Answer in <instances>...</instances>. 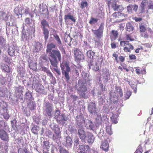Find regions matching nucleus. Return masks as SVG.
<instances>
[{"mask_svg": "<svg viewBox=\"0 0 153 153\" xmlns=\"http://www.w3.org/2000/svg\"><path fill=\"white\" fill-rule=\"evenodd\" d=\"M46 52L49 54V59L52 66L56 67L58 65V60L60 61L61 55L60 51L57 50L53 49L56 48L55 45L52 43H48L47 45Z\"/></svg>", "mask_w": 153, "mask_h": 153, "instance_id": "nucleus-1", "label": "nucleus"}, {"mask_svg": "<svg viewBox=\"0 0 153 153\" xmlns=\"http://www.w3.org/2000/svg\"><path fill=\"white\" fill-rule=\"evenodd\" d=\"M104 29V24L103 23H101L98 29L92 30V32L95 35V43L97 45H100L102 42Z\"/></svg>", "mask_w": 153, "mask_h": 153, "instance_id": "nucleus-2", "label": "nucleus"}, {"mask_svg": "<svg viewBox=\"0 0 153 153\" xmlns=\"http://www.w3.org/2000/svg\"><path fill=\"white\" fill-rule=\"evenodd\" d=\"M62 70V74L65 78L66 81H68L70 79V77L69 75L71 71V69L68 64L65 62H63L60 65Z\"/></svg>", "mask_w": 153, "mask_h": 153, "instance_id": "nucleus-3", "label": "nucleus"}, {"mask_svg": "<svg viewBox=\"0 0 153 153\" xmlns=\"http://www.w3.org/2000/svg\"><path fill=\"white\" fill-rule=\"evenodd\" d=\"M73 53L74 54V59L76 62H80L81 60L84 59V55L82 51L79 48H74Z\"/></svg>", "mask_w": 153, "mask_h": 153, "instance_id": "nucleus-4", "label": "nucleus"}, {"mask_svg": "<svg viewBox=\"0 0 153 153\" xmlns=\"http://www.w3.org/2000/svg\"><path fill=\"white\" fill-rule=\"evenodd\" d=\"M79 84V87L78 90L80 92L82 97L85 98V92L87 90V85L85 82H81Z\"/></svg>", "mask_w": 153, "mask_h": 153, "instance_id": "nucleus-5", "label": "nucleus"}, {"mask_svg": "<svg viewBox=\"0 0 153 153\" xmlns=\"http://www.w3.org/2000/svg\"><path fill=\"white\" fill-rule=\"evenodd\" d=\"M44 110L48 116L51 117L53 112V105L48 102L45 103L44 105Z\"/></svg>", "mask_w": 153, "mask_h": 153, "instance_id": "nucleus-6", "label": "nucleus"}, {"mask_svg": "<svg viewBox=\"0 0 153 153\" xmlns=\"http://www.w3.org/2000/svg\"><path fill=\"white\" fill-rule=\"evenodd\" d=\"M88 111L91 114H95L97 113V109L96 104L91 102L89 103L87 107Z\"/></svg>", "mask_w": 153, "mask_h": 153, "instance_id": "nucleus-7", "label": "nucleus"}, {"mask_svg": "<svg viewBox=\"0 0 153 153\" xmlns=\"http://www.w3.org/2000/svg\"><path fill=\"white\" fill-rule=\"evenodd\" d=\"M34 88L36 92L39 93L40 94H46L44 87L41 83H38L35 84L34 85Z\"/></svg>", "mask_w": 153, "mask_h": 153, "instance_id": "nucleus-8", "label": "nucleus"}, {"mask_svg": "<svg viewBox=\"0 0 153 153\" xmlns=\"http://www.w3.org/2000/svg\"><path fill=\"white\" fill-rule=\"evenodd\" d=\"M97 58V57H96ZM98 62L97 58L95 59L92 60L89 65V67L91 68L93 70L97 71L99 70V66L98 65Z\"/></svg>", "mask_w": 153, "mask_h": 153, "instance_id": "nucleus-9", "label": "nucleus"}, {"mask_svg": "<svg viewBox=\"0 0 153 153\" xmlns=\"http://www.w3.org/2000/svg\"><path fill=\"white\" fill-rule=\"evenodd\" d=\"M108 5L109 7L111 6V8L114 11L122 10V5H117L115 1L112 2L111 1H108Z\"/></svg>", "mask_w": 153, "mask_h": 153, "instance_id": "nucleus-10", "label": "nucleus"}, {"mask_svg": "<svg viewBox=\"0 0 153 153\" xmlns=\"http://www.w3.org/2000/svg\"><path fill=\"white\" fill-rule=\"evenodd\" d=\"M77 134L80 139L82 142H85L86 137V134L85 132L82 128L78 130Z\"/></svg>", "mask_w": 153, "mask_h": 153, "instance_id": "nucleus-11", "label": "nucleus"}, {"mask_svg": "<svg viewBox=\"0 0 153 153\" xmlns=\"http://www.w3.org/2000/svg\"><path fill=\"white\" fill-rule=\"evenodd\" d=\"M76 121L77 124L79 126H82L85 123L84 118L82 114L77 115L76 118Z\"/></svg>", "mask_w": 153, "mask_h": 153, "instance_id": "nucleus-12", "label": "nucleus"}, {"mask_svg": "<svg viewBox=\"0 0 153 153\" xmlns=\"http://www.w3.org/2000/svg\"><path fill=\"white\" fill-rule=\"evenodd\" d=\"M0 138L4 141H9V137L7 133L4 130H0Z\"/></svg>", "mask_w": 153, "mask_h": 153, "instance_id": "nucleus-13", "label": "nucleus"}, {"mask_svg": "<svg viewBox=\"0 0 153 153\" xmlns=\"http://www.w3.org/2000/svg\"><path fill=\"white\" fill-rule=\"evenodd\" d=\"M79 151L78 153H89L90 151V148L88 145L79 146Z\"/></svg>", "mask_w": 153, "mask_h": 153, "instance_id": "nucleus-14", "label": "nucleus"}, {"mask_svg": "<svg viewBox=\"0 0 153 153\" xmlns=\"http://www.w3.org/2000/svg\"><path fill=\"white\" fill-rule=\"evenodd\" d=\"M138 8V6L136 4H129L126 8L127 12L129 13H132V9L135 12H137Z\"/></svg>", "mask_w": 153, "mask_h": 153, "instance_id": "nucleus-15", "label": "nucleus"}, {"mask_svg": "<svg viewBox=\"0 0 153 153\" xmlns=\"http://www.w3.org/2000/svg\"><path fill=\"white\" fill-rule=\"evenodd\" d=\"M118 33L117 30H112L111 32L110 39L111 42L115 40L118 37Z\"/></svg>", "mask_w": 153, "mask_h": 153, "instance_id": "nucleus-16", "label": "nucleus"}, {"mask_svg": "<svg viewBox=\"0 0 153 153\" xmlns=\"http://www.w3.org/2000/svg\"><path fill=\"white\" fill-rule=\"evenodd\" d=\"M102 73L103 77L104 79V81L105 82H108V78L110 77V74L108 70L107 69H104Z\"/></svg>", "mask_w": 153, "mask_h": 153, "instance_id": "nucleus-17", "label": "nucleus"}, {"mask_svg": "<svg viewBox=\"0 0 153 153\" xmlns=\"http://www.w3.org/2000/svg\"><path fill=\"white\" fill-rule=\"evenodd\" d=\"M86 140L89 143H92L94 140V137L91 133L88 132L86 135Z\"/></svg>", "mask_w": 153, "mask_h": 153, "instance_id": "nucleus-18", "label": "nucleus"}, {"mask_svg": "<svg viewBox=\"0 0 153 153\" xmlns=\"http://www.w3.org/2000/svg\"><path fill=\"white\" fill-rule=\"evenodd\" d=\"M109 144L106 141H105L102 143L100 148L105 152H107L109 150Z\"/></svg>", "mask_w": 153, "mask_h": 153, "instance_id": "nucleus-19", "label": "nucleus"}, {"mask_svg": "<svg viewBox=\"0 0 153 153\" xmlns=\"http://www.w3.org/2000/svg\"><path fill=\"white\" fill-rule=\"evenodd\" d=\"M41 23L42 30L47 29L49 27L48 22L44 19L42 20Z\"/></svg>", "mask_w": 153, "mask_h": 153, "instance_id": "nucleus-20", "label": "nucleus"}, {"mask_svg": "<svg viewBox=\"0 0 153 153\" xmlns=\"http://www.w3.org/2000/svg\"><path fill=\"white\" fill-rule=\"evenodd\" d=\"M1 68L2 71L5 72L9 73L11 72V68L7 65L4 64L1 65Z\"/></svg>", "mask_w": 153, "mask_h": 153, "instance_id": "nucleus-21", "label": "nucleus"}, {"mask_svg": "<svg viewBox=\"0 0 153 153\" xmlns=\"http://www.w3.org/2000/svg\"><path fill=\"white\" fill-rule=\"evenodd\" d=\"M134 27L133 23L128 22L126 24V30L128 32L132 31L134 30Z\"/></svg>", "mask_w": 153, "mask_h": 153, "instance_id": "nucleus-22", "label": "nucleus"}, {"mask_svg": "<svg viewBox=\"0 0 153 153\" xmlns=\"http://www.w3.org/2000/svg\"><path fill=\"white\" fill-rule=\"evenodd\" d=\"M42 44L39 42L36 43L35 46L34 52H38L41 51L42 48Z\"/></svg>", "mask_w": 153, "mask_h": 153, "instance_id": "nucleus-23", "label": "nucleus"}, {"mask_svg": "<svg viewBox=\"0 0 153 153\" xmlns=\"http://www.w3.org/2000/svg\"><path fill=\"white\" fill-rule=\"evenodd\" d=\"M110 99L111 101L114 102H115L117 99L116 93L114 92L111 91L110 92Z\"/></svg>", "mask_w": 153, "mask_h": 153, "instance_id": "nucleus-24", "label": "nucleus"}, {"mask_svg": "<svg viewBox=\"0 0 153 153\" xmlns=\"http://www.w3.org/2000/svg\"><path fill=\"white\" fill-rule=\"evenodd\" d=\"M58 118H56V120L58 123H60L61 121H67V119L65 115L64 114H62L60 115L58 117Z\"/></svg>", "mask_w": 153, "mask_h": 153, "instance_id": "nucleus-25", "label": "nucleus"}, {"mask_svg": "<svg viewBox=\"0 0 153 153\" xmlns=\"http://www.w3.org/2000/svg\"><path fill=\"white\" fill-rule=\"evenodd\" d=\"M134 48L133 45L131 44L123 48V50L125 52H130Z\"/></svg>", "mask_w": 153, "mask_h": 153, "instance_id": "nucleus-26", "label": "nucleus"}, {"mask_svg": "<svg viewBox=\"0 0 153 153\" xmlns=\"http://www.w3.org/2000/svg\"><path fill=\"white\" fill-rule=\"evenodd\" d=\"M64 19L66 21L68 19H70L72 21L75 22L76 21L73 16L71 15V13H69L67 15H65L64 16Z\"/></svg>", "mask_w": 153, "mask_h": 153, "instance_id": "nucleus-27", "label": "nucleus"}, {"mask_svg": "<svg viewBox=\"0 0 153 153\" xmlns=\"http://www.w3.org/2000/svg\"><path fill=\"white\" fill-rule=\"evenodd\" d=\"M95 122L98 125L101 124L102 122V120L100 114H98L97 115V117L96 118Z\"/></svg>", "mask_w": 153, "mask_h": 153, "instance_id": "nucleus-28", "label": "nucleus"}, {"mask_svg": "<svg viewBox=\"0 0 153 153\" xmlns=\"http://www.w3.org/2000/svg\"><path fill=\"white\" fill-rule=\"evenodd\" d=\"M135 68V71L136 72V73L138 75H139L140 74H146V70L144 69L140 70V69L138 67Z\"/></svg>", "mask_w": 153, "mask_h": 153, "instance_id": "nucleus-29", "label": "nucleus"}, {"mask_svg": "<svg viewBox=\"0 0 153 153\" xmlns=\"http://www.w3.org/2000/svg\"><path fill=\"white\" fill-rule=\"evenodd\" d=\"M61 138V133H55L53 134L52 139L54 141L59 140Z\"/></svg>", "mask_w": 153, "mask_h": 153, "instance_id": "nucleus-30", "label": "nucleus"}, {"mask_svg": "<svg viewBox=\"0 0 153 153\" xmlns=\"http://www.w3.org/2000/svg\"><path fill=\"white\" fill-rule=\"evenodd\" d=\"M22 10L23 9L22 7H17L15 8L14 9V12L17 15L19 16L22 14Z\"/></svg>", "mask_w": 153, "mask_h": 153, "instance_id": "nucleus-31", "label": "nucleus"}, {"mask_svg": "<svg viewBox=\"0 0 153 153\" xmlns=\"http://www.w3.org/2000/svg\"><path fill=\"white\" fill-rule=\"evenodd\" d=\"M52 129L54 133H61L60 128L57 125H54L52 128Z\"/></svg>", "mask_w": 153, "mask_h": 153, "instance_id": "nucleus-32", "label": "nucleus"}, {"mask_svg": "<svg viewBox=\"0 0 153 153\" xmlns=\"http://www.w3.org/2000/svg\"><path fill=\"white\" fill-rule=\"evenodd\" d=\"M87 56L88 57L90 58H92V60L95 59V58L94 57V53L91 50L88 51L86 53Z\"/></svg>", "mask_w": 153, "mask_h": 153, "instance_id": "nucleus-33", "label": "nucleus"}, {"mask_svg": "<svg viewBox=\"0 0 153 153\" xmlns=\"http://www.w3.org/2000/svg\"><path fill=\"white\" fill-rule=\"evenodd\" d=\"M8 54L10 56H12L14 54V49L13 47L10 46L9 47L8 49Z\"/></svg>", "mask_w": 153, "mask_h": 153, "instance_id": "nucleus-34", "label": "nucleus"}, {"mask_svg": "<svg viewBox=\"0 0 153 153\" xmlns=\"http://www.w3.org/2000/svg\"><path fill=\"white\" fill-rule=\"evenodd\" d=\"M5 44V39L2 37L0 36V48H3Z\"/></svg>", "mask_w": 153, "mask_h": 153, "instance_id": "nucleus-35", "label": "nucleus"}, {"mask_svg": "<svg viewBox=\"0 0 153 153\" xmlns=\"http://www.w3.org/2000/svg\"><path fill=\"white\" fill-rule=\"evenodd\" d=\"M43 34L44 36L45 40V41L48 39L49 37V31L48 29L42 30Z\"/></svg>", "mask_w": 153, "mask_h": 153, "instance_id": "nucleus-36", "label": "nucleus"}, {"mask_svg": "<svg viewBox=\"0 0 153 153\" xmlns=\"http://www.w3.org/2000/svg\"><path fill=\"white\" fill-rule=\"evenodd\" d=\"M42 70L46 73L48 75L52 77L53 75L52 73L50 72V71L48 70L47 68L43 66L42 67Z\"/></svg>", "mask_w": 153, "mask_h": 153, "instance_id": "nucleus-37", "label": "nucleus"}, {"mask_svg": "<svg viewBox=\"0 0 153 153\" xmlns=\"http://www.w3.org/2000/svg\"><path fill=\"white\" fill-rule=\"evenodd\" d=\"M147 3V1L146 0H143L140 4V6L141 8V11L142 12H144L145 10V6Z\"/></svg>", "mask_w": 153, "mask_h": 153, "instance_id": "nucleus-38", "label": "nucleus"}, {"mask_svg": "<svg viewBox=\"0 0 153 153\" xmlns=\"http://www.w3.org/2000/svg\"><path fill=\"white\" fill-rule=\"evenodd\" d=\"M139 28V32L140 33H144L146 30V28L144 25L142 24H140Z\"/></svg>", "mask_w": 153, "mask_h": 153, "instance_id": "nucleus-39", "label": "nucleus"}, {"mask_svg": "<svg viewBox=\"0 0 153 153\" xmlns=\"http://www.w3.org/2000/svg\"><path fill=\"white\" fill-rule=\"evenodd\" d=\"M39 126H34L31 129L32 132L34 134H38V131L39 130Z\"/></svg>", "mask_w": 153, "mask_h": 153, "instance_id": "nucleus-40", "label": "nucleus"}, {"mask_svg": "<svg viewBox=\"0 0 153 153\" xmlns=\"http://www.w3.org/2000/svg\"><path fill=\"white\" fill-rule=\"evenodd\" d=\"M115 89L116 91L119 94L120 96L121 97L123 96L122 90L120 86H116Z\"/></svg>", "mask_w": 153, "mask_h": 153, "instance_id": "nucleus-41", "label": "nucleus"}, {"mask_svg": "<svg viewBox=\"0 0 153 153\" xmlns=\"http://www.w3.org/2000/svg\"><path fill=\"white\" fill-rule=\"evenodd\" d=\"M72 139L69 136H68L66 138V146H70L72 145Z\"/></svg>", "mask_w": 153, "mask_h": 153, "instance_id": "nucleus-42", "label": "nucleus"}, {"mask_svg": "<svg viewBox=\"0 0 153 153\" xmlns=\"http://www.w3.org/2000/svg\"><path fill=\"white\" fill-rule=\"evenodd\" d=\"M0 107L4 109L7 107V105L6 102L2 100H0Z\"/></svg>", "mask_w": 153, "mask_h": 153, "instance_id": "nucleus-43", "label": "nucleus"}, {"mask_svg": "<svg viewBox=\"0 0 153 153\" xmlns=\"http://www.w3.org/2000/svg\"><path fill=\"white\" fill-rule=\"evenodd\" d=\"M27 106L30 110H33L35 107V104L34 102H30L28 104Z\"/></svg>", "mask_w": 153, "mask_h": 153, "instance_id": "nucleus-44", "label": "nucleus"}, {"mask_svg": "<svg viewBox=\"0 0 153 153\" xmlns=\"http://www.w3.org/2000/svg\"><path fill=\"white\" fill-rule=\"evenodd\" d=\"M111 118V120L113 123L115 124H116L117 123V116L116 114H113Z\"/></svg>", "mask_w": 153, "mask_h": 153, "instance_id": "nucleus-45", "label": "nucleus"}, {"mask_svg": "<svg viewBox=\"0 0 153 153\" xmlns=\"http://www.w3.org/2000/svg\"><path fill=\"white\" fill-rule=\"evenodd\" d=\"M29 128L28 126L26 125H23L21 126L20 129L21 130L20 133L25 134V130H26L27 128Z\"/></svg>", "mask_w": 153, "mask_h": 153, "instance_id": "nucleus-46", "label": "nucleus"}, {"mask_svg": "<svg viewBox=\"0 0 153 153\" xmlns=\"http://www.w3.org/2000/svg\"><path fill=\"white\" fill-rule=\"evenodd\" d=\"M106 130L108 133L110 135H111L112 134V132L111 131V126L108 125L106 126Z\"/></svg>", "mask_w": 153, "mask_h": 153, "instance_id": "nucleus-47", "label": "nucleus"}, {"mask_svg": "<svg viewBox=\"0 0 153 153\" xmlns=\"http://www.w3.org/2000/svg\"><path fill=\"white\" fill-rule=\"evenodd\" d=\"M129 42L128 41H122L120 42V45L121 46H125L129 44Z\"/></svg>", "mask_w": 153, "mask_h": 153, "instance_id": "nucleus-48", "label": "nucleus"}, {"mask_svg": "<svg viewBox=\"0 0 153 153\" xmlns=\"http://www.w3.org/2000/svg\"><path fill=\"white\" fill-rule=\"evenodd\" d=\"M59 149L60 153H69L67 150L61 146H59Z\"/></svg>", "mask_w": 153, "mask_h": 153, "instance_id": "nucleus-49", "label": "nucleus"}, {"mask_svg": "<svg viewBox=\"0 0 153 153\" xmlns=\"http://www.w3.org/2000/svg\"><path fill=\"white\" fill-rule=\"evenodd\" d=\"M32 97V94L29 91L26 93L25 98L26 99L30 100L31 99Z\"/></svg>", "mask_w": 153, "mask_h": 153, "instance_id": "nucleus-50", "label": "nucleus"}, {"mask_svg": "<svg viewBox=\"0 0 153 153\" xmlns=\"http://www.w3.org/2000/svg\"><path fill=\"white\" fill-rule=\"evenodd\" d=\"M18 153H27L28 151L26 148L19 149L18 150Z\"/></svg>", "mask_w": 153, "mask_h": 153, "instance_id": "nucleus-51", "label": "nucleus"}, {"mask_svg": "<svg viewBox=\"0 0 153 153\" xmlns=\"http://www.w3.org/2000/svg\"><path fill=\"white\" fill-rule=\"evenodd\" d=\"M126 39V41L129 40L130 41H132L134 40V39L132 38L130 34H126L125 36Z\"/></svg>", "mask_w": 153, "mask_h": 153, "instance_id": "nucleus-52", "label": "nucleus"}, {"mask_svg": "<svg viewBox=\"0 0 153 153\" xmlns=\"http://www.w3.org/2000/svg\"><path fill=\"white\" fill-rule=\"evenodd\" d=\"M97 21L98 19H97L91 18L89 22V23L91 25H92L97 23Z\"/></svg>", "mask_w": 153, "mask_h": 153, "instance_id": "nucleus-53", "label": "nucleus"}, {"mask_svg": "<svg viewBox=\"0 0 153 153\" xmlns=\"http://www.w3.org/2000/svg\"><path fill=\"white\" fill-rule=\"evenodd\" d=\"M53 36L54 38L56 40L58 44H61V41L59 37V36L58 35L56 34L55 35H54Z\"/></svg>", "mask_w": 153, "mask_h": 153, "instance_id": "nucleus-54", "label": "nucleus"}, {"mask_svg": "<svg viewBox=\"0 0 153 153\" xmlns=\"http://www.w3.org/2000/svg\"><path fill=\"white\" fill-rule=\"evenodd\" d=\"M131 95V92L129 91H126L125 94V97L126 99H128Z\"/></svg>", "mask_w": 153, "mask_h": 153, "instance_id": "nucleus-55", "label": "nucleus"}, {"mask_svg": "<svg viewBox=\"0 0 153 153\" xmlns=\"http://www.w3.org/2000/svg\"><path fill=\"white\" fill-rule=\"evenodd\" d=\"M88 3L87 1H82L80 4V7L81 8L83 9L88 5Z\"/></svg>", "mask_w": 153, "mask_h": 153, "instance_id": "nucleus-56", "label": "nucleus"}, {"mask_svg": "<svg viewBox=\"0 0 153 153\" xmlns=\"http://www.w3.org/2000/svg\"><path fill=\"white\" fill-rule=\"evenodd\" d=\"M122 14L119 12H115L112 14V16L115 18H118L119 16H121Z\"/></svg>", "mask_w": 153, "mask_h": 153, "instance_id": "nucleus-57", "label": "nucleus"}, {"mask_svg": "<svg viewBox=\"0 0 153 153\" xmlns=\"http://www.w3.org/2000/svg\"><path fill=\"white\" fill-rule=\"evenodd\" d=\"M8 15L6 14V15L5 16V17L4 19V20L6 22V24L8 26H10V22H8Z\"/></svg>", "mask_w": 153, "mask_h": 153, "instance_id": "nucleus-58", "label": "nucleus"}, {"mask_svg": "<svg viewBox=\"0 0 153 153\" xmlns=\"http://www.w3.org/2000/svg\"><path fill=\"white\" fill-rule=\"evenodd\" d=\"M60 111L59 110H57L55 111V118L56 119L58 118V117L60 116Z\"/></svg>", "mask_w": 153, "mask_h": 153, "instance_id": "nucleus-59", "label": "nucleus"}, {"mask_svg": "<svg viewBox=\"0 0 153 153\" xmlns=\"http://www.w3.org/2000/svg\"><path fill=\"white\" fill-rule=\"evenodd\" d=\"M53 67H54L53 68V69L56 72V73L58 75H60L61 74V72L60 70L59 69L57 68V65L56 66V67L52 66Z\"/></svg>", "mask_w": 153, "mask_h": 153, "instance_id": "nucleus-60", "label": "nucleus"}, {"mask_svg": "<svg viewBox=\"0 0 153 153\" xmlns=\"http://www.w3.org/2000/svg\"><path fill=\"white\" fill-rule=\"evenodd\" d=\"M2 153H8V147L6 145L4 146V149H2L1 151Z\"/></svg>", "mask_w": 153, "mask_h": 153, "instance_id": "nucleus-61", "label": "nucleus"}, {"mask_svg": "<svg viewBox=\"0 0 153 153\" xmlns=\"http://www.w3.org/2000/svg\"><path fill=\"white\" fill-rule=\"evenodd\" d=\"M1 15H0V18L4 20V19L6 15V13L3 11H1L0 12Z\"/></svg>", "mask_w": 153, "mask_h": 153, "instance_id": "nucleus-62", "label": "nucleus"}, {"mask_svg": "<svg viewBox=\"0 0 153 153\" xmlns=\"http://www.w3.org/2000/svg\"><path fill=\"white\" fill-rule=\"evenodd\" d=\"M117 43L115 42H112L111 44V48L112 49H115L117 47Z\"/></svg>", "mask_w": 153, "mask_h": 153, "instance_id": "nucleus-63", "label": "nucleus"}, {"mask_svg": "<svg viewBox=\"0 0 153 153\" xmlns=\"http://www.w3.org/2000/svg\"><path fill=\"white\" fill-rule=\"evenodd\" d=\"M149 9L153 10V2L151 1L149 3L148 5Z\"/></svg>", "mask_w": 153, "mask_h": 153, "instance_id": "nucleus-64", "label": "nucleus"}]
</instances>
